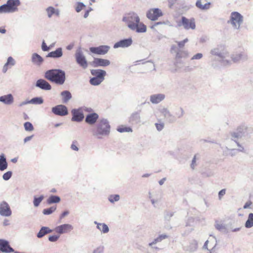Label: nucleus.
I'll list each match as a JSON object with an SVG mask.
<instances>
[{
	"label": "nucleus",
	"mask_w": 253,
	"mask_h": 253,
	"mask_svg": "<svg viewBox=\"0 0 253 253\" xmlns=\"http://www.w3.org/2000/svg\"><path fill=\"white\" fill-rule=\"evenodd\" d=\"M44 77L50 82L62 85L66 80V74L65 71L61 69H51L45 73Z\"/></svg>",
	"instance_id": "nucleus-3"
},
{
	"label": "nucleus",
	"mask_w": 253,
	"mask_h": 253,
	"mask_svg": "<svg viewBox=\"0 0 253 253\" xmlns=\"http://www.w3.org/2000/svg\"><path fill=\"white\" fill-rule=\"evenodd\" d=\"M15 64L16 61L11 56L8 57L6 62L3 66L2 70V72L3 73H5L7 72L8 68H11V67L14 66Z\"/></svg>",
	"instance_id": "nucleus-28"
},
{
	"label": "nucleus",
	"mask_w": 253,
	"mask_h": 253,
	"mask_svg": "<svg viewBox=\"0 0 253 253\" xmlns=\"http://www.w3.org/2000/svg\"><path fill=\"white\" fill-rule=\"evenodd\" d=\"M210 53L212 56L218 57L223 65L226 66L231 64V61L227 59L229 56V53L224 45H217L211 50Z\"/></svg>",
	"instance_id": "nucleus-4"
},
{
	"label": "nucleus",
	"mask_w": 253,
	"mask_h": 253,
	"mask_svg": "<svg viewBox=\"0 0 253 253\" xmlns=\"http://www.w3.org/2000/svg\"><path fill=\"white\" fill-rule=\"evenodd\" d=\"M92 135L97 139L108 136L110 132V126L106 119L99 120L95 126L91 129Z\"/></svg>",
	"instance_id": "nucleus-2"
},
{
	"label": "nucleus",
	"mask_w": 253,
	"mask_h": 253,
	"mask_svg": "<svg viewBox=\"0 0 253 253\" xmlns=\"http://www.w3.org/2000/svg\"><path fill=\"white\" fill-rule=\"evenodd\" d=\"M92 75L94 76V78H99L104 80L105 76L106 75V72L104 70L99 69H92L90 71Z\"/></svg>",
	"instance_id": "nucleus-29"
},
{
	"label": "nucleus",
	"mask_w": 253,
	"mask_h": 253,
	"mask_svg": "<svg viewBox=\"0 0 253 253\" xmlns=\"http://www.w3.org/2000/svg\"><path fill=\"white\" fill-rule=\"evenodd\" d=\"M31 61L35 65L40 66L43 62V58L37 53H34L31 56Z\"/></svg>",
	"instance_id": "nucleus-27"
},
{
	"label": "nucleus",
	"mask_w": 253,
	"mask_h": 253,
	"mask_svg": "<svg viewBox=\"0 0 253 253\" xmlns=\"http://www.w3.org/2000/svg\"><path fill=\"white\" fill-rule=\"evenodd\" d=\"M73 229V227L70 224H64L56 227L54 231L59 235L70 232Z\"/></svg>",
	"instance_id": "nucleus-15"
},
{
	"label": "nucleus",
	"mask_w": 253,
	"mask_h": 253,
	"mask_svg": "<svg viewBox=\"0 0 253 253\" xmlns=\"http://www.w3.org/2000/svg\"><path fill=\"white\" fill-rule=\"evenodd\" d=\"M214 226L215 228L219 231L223 233L227 232V228L225 224L218 221H216Z\"/></svg>",
	"instance_id": "nucleus-38"
},
{
	"label": "nucleus",
	"mask_w": 253,
	"mask_h": 253,
	"mask_svg": "<svg viewBox=\"0 0 253 253\" xmlns=\"http://www.w3.org/2000/svg\"><path fill=\"white\" fill-rule=\"evenodd\" d=\"M29 102H30V104H42L43 102V100L41 97H36L30 100Z\"/></svg>",
	"instance_id": "nucleus-43"
},
{
	"label": "nucleus",
	"mask_w": 253,
	"mask_h": 253,
	"mask_svg": "<svg viewBox=\"0 0 253 253\" xmlns=\"http://www.w3.org/2000/svg\"><path fill=\"white\" fill-rule=\"evenodd\" d=\"M117 130L120 132H132V129L130 127H126V126H121L117 128Z\"/></svg>",
	"instance_id": "nucleus-50"
},
{
	"label": "nucleus",
	"mask_w": 253,
	"mask_h": 253,
	"mask_svg": "<svg viewBox=\"0 0 253 253\" xmlns=\"http://www.w3.org/2000/svg\"><path fill=\"white\" fill-rule=\"evenodd\" d=\"M52 232V230L50 229L49 227L46 226H42L39 232L38 233L37 236L38 238H42L44 235L51 233Z\"/></svg>",
	"instance_id": "nucleus-31"
},
{
	"label": "nucleus",
	"mask_w": 253,
	"mask_h": 253,
	"mask_svg": "<svg viewBox=\"0 0 253 253\" xmlns=\"http://www.w3.org/2000/svg\"><path fill=\"white\" fill-rule=\"evenodd\" d=\"M163 15L162 11L159 8H152L149 10L146 13L147 17L152 20L156 21L159 17Z\"/></svg>",
	"instance_id": "nucleus-11"
},
{
	"label": "nucleus",
	"mask_w": 253,
	"mask_h": 253,
	"mask_svg": "<svg viewBox=\"0 0 253 253\" xmlns=\"http://www.w3.org/2000/svg\"><path fill=\"white\" fill-rule=\"evenodd\" d=\"M86 7L82 2L77 1L74 5V8L76 12L79 13Z\"/></svg>",
	"instance_id": "nucleus-40"
},
{
	"label": "nucleus",
	"mask_w": 253,
	"mask_h": 253,
	"mask_svg": "<svg viewBox=\"0 0 253 253\" xmlns=\"http://www.w3.org/2000/svg\"><path fill=\"white\" fill-rule=\"evenodd\" d=\"M243 16L239 12L234 11L231 13L227 23L231 25L235 30H239L243 22Z\"/></svg>",
	"instance_id": "nucleus-6"
},
{
	"label": "nucleus",
	"mask_w": 253,
	"mask_h": 253,
	"mask_svg": "<svg viewBox=\"0 0 253 253\" xmlns=\"http://www.w3.org/2000/svg\"><path fill=\"white\" fill-rule=\"evenodd\" d=\"M120 200V196L118 194L111 195L108 197V200L112 203L118 202Z\"/></svg>",
	"instance_id": "nucleus-47"
},
{
	"label": "nucleus",
	"mask_w": 253,
	"mask_h": 253,
	"mask_svg": "<svg viewBox=\"0 0 253 253\" xmlns=\"http://www.w3.org/2000/svg\"><path fill=\"white\" fill-rule=\"evenodd\" d=\"M60 200V198L59 196L51 195L47 200V203L49 205L53 203H58Z\"/></svg>",
	"instance_id": "nucleus-41"
},
{
	"label": "nucleus",
	"mask_w": 253,
	"mask_h": 253,
	"mask_svg": "<svg viewBox=\"0 0 253 253\" xmlns=\"http://www.w3.org/2000/svg\"><path fill=\"white\" fill-rule=\"evenodd\" d=\"M36 86L44 90H49L51 89V85L44 79H39L36 83Z\"/></svg>",
	"instance_id": "nucleus-18"
},
{
	"label": "nucleus",
	"mask_w": 253,
	"mask_h": 253,
	"mask_svg": "<svg viewBox=\"0 0 253 253\" xmlns=\"http://www.w3.org/2000/svg\"><path fill=\"white\" fill-rule=\"evenodd\" d=\"M44 199V196L43 195H41L40 197L37 198L36 197H34V201H33V204L35 207H38L41 202Z\"/></svg>",
	"instance_id": "nucleus-45"
},
{
	"label": "nucleus",
	"mask_w": 253,
	"mask_h": 253,
	"mask_svg": "<svg viewBox=\"0 0 253 253\" xmlns=\"http://www.w3.org/2000/svg\"><path fill=\"white\" fill-rule=\"evenodd\" d=\"M189 41L187 38L185 39L184 40L180 42H176L179 48H183L185 46V44Z\"/></svg>",
	"instance_id": "nucleus-55"
},
{
	"label": "nucleus",
	"mask_w": 253,
	"mask_h": 253,
	"mask_svg": "<svg viewBox=\"0 0 253 253\" xmlns=\"http://www.w3.org/2000/svg\"><path fill=\"white\" fill-rule=\"evenodd\" d=\"M198 248V242L195 240H192L189 244L185 247V250L189 252H193Z\"/></svg>",
	"instance_id": "nucleus-32"
},
{
	"label": "nucleus",
	"mask_w": 253,
	"mask_h": 253,
	"mask_svg": "<svg viewBox=\"0 0 253 253\" xmlns=\"http://www.w3.org/2000/svg\"><path fill=\"white\" fill-rule=\"evenodd\" d=\"M246 129L247 128L244 126L242 127H240L238 128L237 132H233L231 133V138L230 142L236 144L237 146L239 147L237 150L238 151L243 152L244 151V148L240 144L239 142L238 141V139L239 138L242 137V133L244 132Z\"/></svg>",
	"instance_id": "nucleus-7"
},
{
	"label": "nucleus",
	"mask_w": 253,
	"mask_h": 253,
	"mask_svg": "<svg viewBox=\"0 0 253 253\" xmlns=\"http://www.w3.org/2000/svg\"><path fill=\"white\" fill-rule=\"evenodd\" d=\"M211 4V2H208L203 4L201 0H197L196 2V6L201 10H208L210 8Z\"/></svg>",
	"instance_id": "nucleus-36"
},
{
	"label": "nucleus",
	"mask_w": 253,
	"mask_h": 253,
	"mask_svg": "<svg viewBox=\"0 0 253 253\" xmlns=\"http://www.w3.org/2000/svg\"><path fill=\"white\" fill-rule=\"evenodd\" d=\"M231 62H237L240 60L247 59V55L243 52H237L231 55Z\"/></svg>",
	"instance_id": "nucleus-23"
},
{
	"label": "nucleus",
	"mask_w": 253,
	"mask_h": 253,
	"mask_svg": "<svg viewBox=\"0 0 253 253\" xmlns=\"http://www.w3.org/2000/svg\"><path fill=\"white\" fill-rule=\"evenodd\" d=\"M175 115L176 117L178 118H181L184 115V110L181 107L177 108L175 112Z\"/></svg>",
	"instance_id": "nucleus-49"
},
{
	"label": "nucleus",
	"mask_w": 253,
	"mask_h": 253,
	"mask_svg": "<svg viewBox=\"0 0 253 253\" xmlns=\"http://www.w3.org/2000/svg\"><path fill=\"white\" fill-rule=\"evenodd\" d=\"M122 21L125 22L127 27L131 30L137 33H145L147 28L142 22L140 21V18L135 12H130L126 14Z\"/></svg>",
	"instance_id": "nucleus-1"
},
{
	"label": "nucleus",
	"mask_w": 253,
	"mask_h": 253,
	"mask_svg": "<svg viewBox=\"0 0 253 253\" xmlns=\"http://www.w3.org/2000/svg\"><path fill=\"white\" fill-rule=\"evenodd\" d=\"M10 224L9 221L8 219L5 218L3 222H2V225L4 226H8Z\"/></svg>",
	"instance_id": "nucleus-64"
},
{
	"label": "nucleus",
	"mask_w": 253,
	"mask_h": 253,
	"mask_svg": "<svg viewBox=\"0 0 253 253\" xmlns=\"http://www.w3.org/2000/svg\"><path fill=\"white\" fill-rule=\"evenodd\" d=\"M0 251L6 253L14 252L13 248L9 246L8 242L4 240H0Z\"/></svg>",
	"instance_id": "nucleus-21"
},
{
	"label": "nucleus",
	"mask_w": 253,
	"mask_h": 253,
	"mask_svg": "<svg viewBox=\"0 0 253 253\" xmlns=\"http://www.w3.org/2000/svg\"><path fill=\"white\" fill-rule=\"evenodd\" d=\"M12 215V211L9 204L3 201L0 203V215L3 217H9Z\"/></svg>",
	"instance_id": "nucleus-9"
},
{
	"label": "nucleus",
	"mask_w": 253,
	"mask_h": 253,
	"mask_svg": "<svg viewBox=\"0 0 253 253\" xmlns=\"http://www.w3.org/2000/svg\"><path fill=\"white\" fill-rule=\"evenodd\" d=\"M98 118L99 115L97 113H92L86 116L85 122L88 125H92L97 122Z\"/></svg>",
	"instance_id": "nucleus-25"
},
{
	"label": "nucleus",
	"mask_w": 253,
	"mask_h": 253,
	"mask_svg": "<svg viewBox=\"0 0 253 253\" xmlns=\"http://www.w3.org/2000/svg\"><path fill=\"white\" fill-rule=\"evenodd\" d=\"M14 97L11 94H7L0 96V102L6 105H10L14 102Z\"/></svg>",
	"instance_id": "nucleus-22"
},
{
	"label": "nucleus",
	"mask_w": 253,
	"mask_h": 253,
	"mask_svg": "<svg viewBox=\"0 0 253 253\" xmlns=\"http://www.w3.org/2000/svg\"><path fill=\"white\" fill-rule=\"evenodd\" d=\"M94 223L97 225V228L102 233L105 234L107 233L109 231V228L107 224L105 223H98L97 221H94Z\"/></svg>",
	"instance_id": "nucleus-33"
},
{
	"label": "nucleus",
	"mask_w": 253,
	"mask_h": 253,
	"mask_svg": "<svg viewBox=\"0 0 253 253\" xmlns=\"http://www.w3.org/2000/svg\"><path fill=\"white\" fill-rule=\"evenodd\" d=\"M8 164L3 154L0 155V170L3 171L7 168Z\"/></svg>",
	"instance_id": "nucleus-34"
},
{
	"label": "nucleus",
	"mask_w": 253,
	"mask_h": 253,
	"mask_svg": "<svg viewBox=\"0 0 253 253\" xmlns=\"http://www.w3.org/2000/svg\"><path fill=\"white\" fill-rule=\"evenodd\" d=\"M63 103H67L72 98V94L71 92L68 90H64L61 92L60 94Z\"/></svg>",
	"instance_id": "nucleus-35"
},
{
	"label": "nucleus",
	"mask_w": 253,
	"mask_h": 253,
	"mask_svg": "<svg viewBox=\"0 0 253 253\" xmlns=\"http://www.w3.org/2000/svg\"><path fill=\"white\" fill-rule=\"evenodd\" d=\"M226 190L223 189L221 190L218 193V198L219 200H221L222 197L225 194Z\"/></svg>",
	"instance_id": "nucleus-60"
},
{
	"label": "nucleus",
	"mask_w": 253,
	"mask_h": 253,
	"mask_svg": "<svg viewBox=\"0 0 253 253\" xmlns=\"http://www.w3.org/2000/svg\"><path fill=\"white\" fill-rule=\"evenodd\" d=\"M45 12L46 13L48 18H51L53 15L57 16L60 15V10L59 9H56L53 6H48L45 9Z\"/></svg>",
	"instance_id": "nucleus-26"
},
{
	"label": "nucleus",
	"mask_w": 253,
	"mask_h": 253,
	"mask_svg": "<svg viewBox=\"0 0 253 253\" xmlns=\"http://www.w3.org/2000/svg\"><path fill=\"white\" fill-rule=\"evenodd\" d=\"M56 209V206H53L48 209H44L42 211V213L45 215H49L53 213Z\"/></svg>",
	"instance_id": "nucleus-46"
},
{
	"label": "nucleus",
	"mask_w": 253,
	"mask_h": 253,
	"mask_svg": "<svg viewBox=\"0 0 253 253\" xmlns=\"http://www.w3.org/2000/svg\"><path fill=\"white\" fill-rule=\"evenodd\" d=\"M25 129L28 131H31L34 130L33 125L29 122H26L24 124Z\"/></svg>",
	"instance_id": "nucleus-51"
},
{
	"label": "nucleus",
	"mask_w": 253,
	"mask_h": 253,
	"mask_svg": "<svg viewBox=\"0 0 253 253\" xmlns=\"http://www.w3.org/2000/svg\"><path fill=\"white\" fill-rule=\"evenodd\" d=\"M60 237V235H54L48 237V240L51 242H55L57 241Z\"/></svg>",
	"instance_id": "nucleus-54"
},
{
	"label": "nucleus",
	"mask_w": 253,
	"mask_h": 253,
	"mask_svg": "<svg viewBox=\"0 0 253 253\" xmlns=\"http://www.w3.org/2000/svg\"><path fill=\"white\" fill-rule=\"evenodd\" d=\"M63 55L62 49L61 47L57 48L55 51H51L48 53L47 57L54 58L61 57Z\"/></svg>",
	"instance_id": "nucleus-30"
},
{
	"label": "nucleus",
	"mask_w": 253,
	"mask_h": 253,
	"mask_svg": "<svg viewBox=\"0 0 253 253\" xmlns=\"http://www.w3.org/2000/svg\"><path fill=\"white\" fill-rule=\"evenodd\" d=\"M165 98V95L163 93L154 94L150 95V101L154 104H158Z\"/></svg>",
	"instance_id": "nucleus-24"
},
{
	"label": "nucleus",
	"mask_w": 253,
	"mask_h": 253,
	"mask_svg": "<svg viewBox=\"0 0 253 253\" xmlns=\"http://www.w3.org/2000/svg\"><path fill=\"white\" fill-rule=\"evenodd\" d=\"M12 172L11 171H7L2 175V178L4 180H8L12 176Z\"/></svg>",
	"instance_id": "nucleus-53"
},
{
	"label": "nucleus",
	"mask_w": 253,
	"mask_h": 253,
	"mask_svg": "<svg viewBox=\"0 0 253 253\" xmlns=\"http://www.w3.org/2000/svg\"><path fill=\"white\" fill-rule=\"evenodd\" d=\"M169 22V21H167V22H156L154 24V25L153 26H152L151 27V28H153L154 27L157 26V25H162V24H168Z\"/></svg>",
	"instance_id": "nucleus-61"
},
{
	"label": "nucleus",
	"mask_w": 253,
	"mask_h": 253,
	"mask_svg": "<svg viewBox=\"0 0 253 253\" xmlns=\"http://www.w3.org/2000/svg\"><path fill=\"white\" fill-rule=\"evenodd\" d=\"M52 112L55 115L64 116L68 114V111L66 106L64 105H58L51 109Z\"/></svg>",
	"instance_id": "nucleus-12"
},
{
	"label": "nucleus",
	"mask_w": 253,
	"mask_h": 253,
	"mask_svg": "<svg viewBox=\"0 0 253 253\" xmlns=\"http://www.w3.org/2000/svg\"><path fill=\"white\" fill-rule=\"evenodd\" d=\"M71 148L73 150H75V151H78L79 150V148L78 147V146L75 144V142H73V143L72 144L71 146Z\"/></svg>",
	"instance_id": "nucleus-63"
},
{
	"label": "nucleus",
	"mask_w": 253,
	"mask_h": 253,
	"mask_svg": "<svg viewBox=\"0 0 253 253\" xmlns=\"http://www.w3.org/2000/svg\"><path fill=\"white\" fill-rule=\"evenodd\" d=\"M160 112L168 122L172 123L175 121V117L173 116L167 108H162L161 109Z\"/></svg>",
	"instance_id": "nucleus-19"
},
{
	"label": "nucleus",
	"mask_w": 253,
	"mask_h": 253,
	"mask_svg": "<svg viewBox=\"0 0 253 253\" xmlns=\"http://www.w3.org/2000/svg\"><path fill=\"white\" fill-rule=\"evenodd\" d=\"M195 219L193 217H190L186 222V226H193L194 225Z\"/></svg>",
	"instance_id": "nucleus-56"
},
{
	"label": "nucleus",
	"mask_w": 253,
	"mask_h": 253,
	"mask_svg": "<svg viewBox=\"0 0 253 253\" xmlns=\"http://www.w3.org/2000/svg\"><path fill=\"white\" fill-rule=\"evenodd\" d=\"M203 55L202 53H198L193 55L191 58V60H200L203 57Z\"/></svg>",
	"instance_id": "nucleus-57"
},
{
	"label": "nucleus",
	"mask_w": 253,
	"mask_h": 253,
	"mask_svg": "<svg viewBox=\"0 0 253 253\" xmlns=\"http://www.w3.org/2000/svg\"><path fill=\"white\" fill-rule=\"evenodd\" d=\"M71 112L73 115L71 119L72 121L80 122L84 118L83 112L81 109H74L72 110Z\"/></svg>",
	"instance_id": "nucleus-16"
},
{
	"label": "nucleus",
	"mask_w": 253,
	"mask_h": 253,
	"mask_svg": "<svg viewBox=\"0 0 253 253\" xmlns=\"http://www.w3.org/2000/svg\"><path fill=\"white\" fill-rule=\"evenodd\" d=\"M110 47L108 45H100L97 47H91L89 50L91 52L99 55H104L108 52Z\"/></svg>",
	"instance_id": "nucleus-14"
},
{
	"label": "nucleus",
	"mask_w": 253,
	"mask_h": 253,
	"mask_svg": "<svg viewBox=\"0 0 253 253\" xmlns=\"http://www.w3.org/2000/svg\"><path fill=\"white\" fill-rule=\"evenodd\" d=\"M229 143L231 145H228V147H227V149L230 151V152L229 153V154L231 155V156H233L235 155V153H232V152L235 150L234 147L237 145L236 144L233 142H231L230 140L229 141Z\"/></svg>",
	"instance_id": "nucleus-48"
},
{
	"label": "nucleus",
	"mask_w": 253,
	"mask_h": 253,
	"mask_svg": "<svg viewBox=\"0 0 253 253\" xmlns=\"http://www.w3.org/2000/svg\"><path fill=\"white\" fill-rule=\"evenodd\" d=\"M42 49L43 51H48L49 50V47H48L45 42H44V41H43L42 42Z\"/></svg>",
	"instance_id": "nucleus-59"
},
{
	"label": "nucleus",
	"mask_w": 253,
	"mask_h": 253,
	"mask_svg": "<svg viewBox=\"0 0 253 253\" xmlns=\"http://www.w3.org/2000/svg\"><path fill=\"white\" fill-rule=\"evenodd\" d=\"M132 43V40L131 38L126 39L116 42L113 47L115 49L119 47L126 48L130 46Z\"/></svg>",
	"instance_id": "nucleus-17"
},
{
	"label": "nucleus",
	"mask_w": 253,
	"mask_h": 253,
	"mask_svg": "<svg viewBox=\"0 0 253 253\" xmlns=\"http://www.w3.org/2000/svg\"><path fill=\"white\" fill-rule=\"evenodd\" d=\"M196 155H195L194 158H193V160H192V163H191V168L192 169H195L194 167L196 165Z\"/></svg>",
	"instance_id": "nucleus-62"
},
{
	"label": "nucleus",
	"mask_w": 253,
	"mask_h": 253,
	"mask_svg": "<svg viewBox=\"0 0 253 253\" xmlns=\"http://www.w3.org/2000/svg\"><path fill=\"white\" fill-rule=\"evenodd\" d=\"M175 58L180 59L182 58H187L189 56V52L187 50H180L175 51Z\"/></svg>",
	"instance_id": "nucleus-37"
},
{
	"label": "nucleus",
	"mask_w": 253,
	"mask_h": 253,
	"mask_svg": "<svg viewBox=\"0 0 253 253\" xmlns=\"http://www.w3.org/2000/svg\"><path fill=\"white\" fill-rule=\"evenodd\" d=\"M155 126L157 128V129L160 131H161L164 127V124L163 123H156Z\"/></svg>",
	"instance_id": "nucleus-58"
},
{
	"label": "nucleus",
	"mask_w": 253,
	"mask_h": 253,
	"mask_svg": "<svg viewBox=\"0 0 253 253\" xmlns=\"http://www.w3.org/2000/svg\"><path fill=\"white\" fill-rule=\"evenodd\" d=\"M75 57L76 62L83 69H86L87 67V62L81 47H79L77 49L75 54Z\"/></svg>",
	"instance_id": "nucleus-8"
},
{
	"label": "nucleus",
	"mask_w": 253,
	"mask_h": 253,
	"mask_svg": "<svg viewBox=\"0 0 253 253\" xmlns=\"http://www.w3.org/2000/svg\"><path fill=\"white\" fill-rule=\"evenodd\" d=\"M183 28L187 30H194L196 28L195 19L194 18L188 19L182 16L181 18V24Z\"/></svg>",
	"instance_id": "nucleus-10"
},
{
	"label": "nucleus",
	"mask_w": 253,
	"mask_h": 253,
	"mask_svg": "<svg viewBox=\"0 0 253 253\" xmlns=\"http://www.w3.org/2000/svg\"><path fill=\"white\" fill-rule=\"evenodd\" d=\"M104 247L103 246H99L94 249L92 252V253H104Z\"/></svg>",
	"instance_id": "nucleus-52"
},
{
	"label": "nucleus",
	"mask_w": 253,
	"mask_h": 253,
	"mask_svg": "<svg viewBox=\"0 0 253 253\" xmlns=\"http://www.w3.org/2000/svg\"><path fill=\"white\" fill-rule=\"evenodd\" d=\"M21 4L19 0H8L5 4L0 6V14L9 13L17 11Z\"/></svg>",
	"instance_id": "nucleus-5"
},
{
	"label": "nucleus",
	"mask_w": 253,
	"mask_h": 253,
	"mask_svg": "<svg viewBox=\"0 0 253 253\" xmlns=\"http://www.w3.org/2000/svg\"><path fill=\"white\" fill-rule=\"evenodd\" d=\"M129 122L134 125H144L146 122L143 121L141 119L140 113L138 111L132 113L129 118Z\"/></svg>",
	"instance_id": "nucleus-13"
},
{
	"label": "nucleus",
	"mask_w": 253,
	"mask_h": 253,
	"mask_svg": "<svg viewBox=\"0 0 253 253\" xmlns=\"http://www.w3.org/2000/svg\"><path fill=\"white\" fill-rule=\"evenodd\" d=\"M110 64V62L109 60L102 59V58H95L92 62V65L93 67H106Z\"/></svg>",
	"instance_id": "nucleus-20"
},
{
	"label": "nucleus",
	"mask_w": 253,
	"mask_h": 253,
	"mask_svg": "<svg viewBox=\"0 0 253 253\" xmlns=\"http://www.w3.org/2000/svg\"><path fill=\"white\" fill-rule=\"evenodd\" d=\"M168 237V236L166 234L160 235L157 238L155 239L152 242L150 243L149 244V246H152L154 245L157 244V243L161 242L162 241H163L164 239H167Z\"/></svg>",
	"instance_id": "nucleus-39"
},
{
	"label": "nucleus",
	"mask_w": 253,
	"mask_h": 253,
	"mask_svg": "<svg viewBox=\"0 0 253 253\" xmlns=\"http://www.w3.org/2000/svg\"><path fill=\"white\" fill-rule=\"evenodd\" d=\"M247 228H251L253 226V213H250L249 214L248 218L245 225Z\"/></svg>",
	"instance_id": "nucleus-42"
},
{
	"label": "nucleus",
	"mask_w": 253,
	"mask_h": 253,
	"mask_svg": "<svg viewBox=\"0 0 253 253\" xmlns=\"http://www.w3.org/2000/svg\"><path fill=\"white\" fill-rule=\"evenodd\" d=\"M103 81V79L93 77L90 79L89 83L91 85H98Z\"/></svg>",
	"instance_id": "nucleus-44"
}]
</instances>
